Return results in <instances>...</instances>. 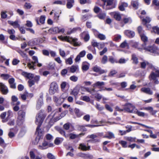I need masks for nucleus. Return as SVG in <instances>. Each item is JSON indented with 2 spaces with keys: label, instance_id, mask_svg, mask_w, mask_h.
Masks as SVG:
<instances>
[{
  "label": "nucleus",
  "instance_id": "f257e3e1",
  "mask_svg": "<svg viewBox=\"0 0 159 159\" xmlns=\"http://www.w3.org/2000/svg\"><path fill=\"white\" fill-rule=\"evenodd\" d=\"M58 38L62 41H65L70 43H73L74 46H79L81 45L80 43H79L77 42L78 40L77 39H74L72 37H70L67 36L63 37L62 36H58Z\"/></svg>",
  "mask_w": 159,
  "mask_h": 159
},
{
  "label": "nucleus",
  "instance_id": "f03ea898",
  "mask_svg": "<svg viewBox=\"0 0 159 159\" xmlns=\"http://www.w3.org/2000/svg\"><path fill=\"white\" fill-rule=\"evenodd\" d=\"M104 3L103 7L106 10L111 9L115 7L116 0H101Z\"/></svg>",
  "mask_w": 159,
  "mask_h": 159
},
{
  "label": "nucleus",
  "instance_id": "7ed1b4c3",
  "mask_svg": "<svg viewBox=\"0 0 159 159\" xmlns=\"http://www.w3.org/2000/svg\"><path fill=\"white\" fill-rule=\"evenodd\" d=\"M156 73L152 71L151 73L149 78L150 80L155 84H159V81L158 78L159 77V69H156Z\"/></svg>",
  "mask_w": 159,
  "mask_h": 159
},
{
  "label": "nucleus",
  "instance_id": "20e7f679",
  "mask_svg": "<svg viewBox=\"0 0 159 159\" xmlns=\"http://www.w3.org/2000/svg\"><path fill=\"white\" fill-rule=\"evenodd\" d=\"M46 116V115L42 111H40L36 116V124L38 125H41Z\"/></svg>",
  "mask_w": 159,
  "mask_h": 159
},
{
  "label": "nucleus",
  "instance_id": "39448f33",
  "mask_svg": "<svg viewBox=\"0 0 159 159\" xmlns=\"http://www.w3.org/2000/svg\"><path fill=\"white\" fill-rule=\"evenodd\" d=\"M17 122L20 124H22L24 121L25 116V111L24 110H20L18 113Z\"/></svg>",
  "mask_w": 159,
  "mask_h": 159
},
{
  "label": "nucleus",
  "instance_id": "423d86ee",
  "mask_svg": "<svg viewBox=\"0 0 159 159\" xmlns=\"http://www.w3.org/2000/svg\"><path fill=\"white\" fill-rule=\"evenodd\" d=\"M58 89V86L57 84L55 82H52L50 85L49 93L51 95H53L57 92Z\"/></svg>",
  "mask_w": 159,
  "mask_h": 159
},
{
  "label": "nucleus",
  "instance_id": "0eeeda50",
  "mask_svg": "<svg viewBox=\"0 0 159 159\" xmlns=\"http://www.w3.org/2000/svg\"><path fill=\"white\" fill-rule=\"evenodd\" d=\"M125 107L123 109H120L118 106H116V110L117 111H125L126 112L129 113L130 109L133 107L132 106V104L130 103H127L125 105Z\"/></svg>",
  "mask_w": 159,
  "mask_h": 159
},
{
  "label": "nucleus",
  "instance_id": "6e6552de",
  "mask_svg": "<svg viewBox=\"0 0 159 159\" xmlns=\"http://www.w3.org/2000/svg\"><path fill=\"white\" fill-rule=\"evenodd\" d=\"M68 113L67 110L65 111H63L60 114V116L58 117H56V118H53V117L55 115V114L52 116V117L50 118V122L53 123L57 121V120L60 119L62 117H64L66 114Z\"/></svg>",
  "mask_w": 159,
  "mask_h": 159
},
{
  "label": "nucleus",
  "instance_id": "1a4fd4ad",
  "mask_svg": "<svg viewBox=\"0 0 159 159\" xmlns=\"http://www.w3.org/2000/svg\"><path fill=\"white\" fill-rule=\"evenodd\" d=\"M32 59L34 61L28 63L27 66L30 69H34V66H36V63H38V59L36 56H34L32 57Z\"/></svg>",
  "mask_w": 159,
  "mask_h": 159
},
{
  "label": "nucleus",
  "instance_id": "9d476101",
  "mask_svg": "<svg viewBox=\"0 0 159 159\" xmlns=\"http://www.w3.org/2000/svg\"><path fill=\"white\" fill-rule=\"evenodd\" d=\"M132 106L133 107L131 108V109H130L129 113H134L137 114L139 116L142 117H143L144 116V113L138 111L137 109H135V106L132 105Z\"/></svg>",
  "mask_w": 159,
  "mask_h": 159
},
{
  "label": "nucleus",
  "instance_id": "9b49d317",
  "mask_svg": "<svg viewBox=\"0 0 159 159\" xmlns=\"http://www.w3.org/2000/svg\"><path fill=\"white\" fill-rule=\"evenodd\" d=\"M144 49L151 53H156L157 52V48L154 46H148L147 47L146 45L143 46Z\"/></svg>",
  "mask_w": 159,
  "mask_h": 159
},
{
  "label": "nucleus",
  "instance_id": "f8f14e48",
  "mask_svg": "<svg viewBox=\"0 0 159 159\" xmlns=\"http://www.w3.org/2000/svg\"><path fill=\"white\" fill-rule=\"evenodd\" d=\"M0 88L1 92L3 94L6 95L9 92L7 87L2 83H0Z\"/></svg>",
  "mask_w": 159,
  "mask_h": 159
},
{
  "label": "nucleus",
  "instance_id": "ddd939ff",
  "mask_svg": "<svg viewBox=\"0 0 159 159\" xmlns=\"http://www.w3.org/2000/svg\"><path fill=\"white\" fill-rule=\"evenodd\" d=\"M48 146V147H53V144L52 143H50L47 141H45L43 143L42 145H39V148L40 149L43 150L45 149V148L44 147Z\"/></svg>",
  "mask_w": 159,
  "mask_h": 159
},
{
  "label": "nucleus",
  "instance_id": "4468645a",
  "mask_svg": "<svg viewBox=\"0 0 159 159\" xmlns=\"http://www.w3.org/2000/svg\"><path fill=\"white\" fill-rule=\"evenodd\" d=\"M93 70L96 72L98 73L99 74H101L106 72L107 71L102 70L101 68L97 66H95L93 68Z\"/></svg>",
  "mask_w": 159,
  "mask_h": 159
},
{
  "label": "nucleus",
  "instance_id": "2eb2a0df",
  "mask_svg": "<svg viewBox=\"0 0 159 159\" xmlns=\"http://www.w3.org/2000/svg\"><path fill=\"white\" fill-rule=\"evenodd\" d=\"M15 82V80L14 78H11L9 79L8 83L11 88L14 89L16 88V84Z\"/></svg>",
  "mask_w": 159,
  "mask_h": 159
},
{
  "label": "nucleus",
  "instance_id": "dca6fc26",
  "mask_svg": "<svg viewBox=\"0 0 159 159\" xmlns=\"http://www.w3.org/2000/svg\"><path fill=\"white\" fill-rule=\"evenodd\" d=\"M124 33L129 38H133L135 35L134 32L129 30H125L124 32Z\"/></svg>",
  "mask_w": 159,
  "mask_h": 159
},
{
  "label": "nucleus",
  "instance_id": "f3484780",
  "mask_svg": "<svg viewBox=\"0 0 159 159\" xmlns=\"http://www.w3.org/2000/svg\"><path fill=\"white\" fill-rule=\"evenodd\" d=\"M141 90L142 92L148 95H152L153 94V92L149 88L143 87L141 89Z\"/></svg>",
  "mask_w": 159,
  "mask_h": 159
},
{
  "label": "nucleus",
  "instance_id": "a211bd4d",
  "mask_svg": "<svg viewBox=\"0 0 159 159\" xmlns=\"http://www.w3.org/2000/svg\"><path fill=\"white\" fill-rule=\"evenodd\" d=\"M90 148V146H86L84 143H81L79 145V148L81 149L82 151H86L89 150Z\"/></svg>",
  "mask_w": 159,
  "mask_h": 159
},
{
  "label": "nucleus",
  "instance_id": "6ab92c4d",
  "mask_svg": "<svg viewBox=\"0 0 159 159\" xmlns=\"http://www.w3.org/2000/svg\"><path fill=\"white\" fill-rule=\"evenodd\" d=\"M87 137L93 139V140H89L88 141H91L92 143H95L100 141V140L99 139H95V138L97 137V136L95 134H92L89 135Z\"/></svg>",
  "mask_w": 159,
  "mask_h": 159
},
{
  "label": "nucleus",
  "instance_id": "aec40b11",
  "mask_svg": "<svg viewBox=\"0 0 159 159\" xmlns=\"http://www.w3.org/2000/svg\"><path fill=\"white\" fill-rule=\"evenodd\" d=\"M104 85L105 83L104 82L98 81L93 84L92 86L95 89H96L97 88L100 89L102 86H103Z\"/></svg>",
  "mask_w": 159,
  "mask_h": 159
},
{
  "label": "nucleus",
  "instance_id": "412c9836",
  "mask_svg": "<svg viewBox=\"0 0 159 159\" xmlns=\"http://www.w3.org/2000/svg\"><path fill=\"white\" fill-rule=\"evenodd\" d=\"M22 75L25 77L29 79L30 80L32 79L34 77V74L25 72H22Z\"/></svg>",
  "mask_w": 159,
  "mask_h": 159
},
{
  "label": "nucleus",
  "instance_id": "4be33fe9",
  "mask_svg": "<svg viewBox=\"0 0 159 159\" xmlns=\"http://www.w3.org/2000/svg\"><path fill=\"white\" fill-rule=\"evenodd\" d=\"M69 137H70V139H74L76 138L79 137L81 136H83L84 134V133H81L79 134L76 135L72 133H70L68 134Z\"/></svg>",
  "mask_w": 159,
  "mask_h": 159
},
{
  "label": "nucleus",
  "instance_id": "5701e85b",
  "mask_svg": "<svg viewBox=\"0 0 159 159\" xmlns=\"http://www.w3.org/2000/svg\"><path fill=\"white\" fill-rule=\"evenodd\" d=\"M38 43V40L36 39H34L29 41L28 43V45L30 46L35 45Z\"/></svg>",
  "mask_w": 159,
  "mask_h": 159
},
{
  "label": "nucleus",
  "instance_id": "b1692460",
  "mask_svg": "<svg viewBox=\"0 0 159 159\" xmlns=\"http://www.w3.org/2000/svg\"><path fill=\"white\" fill-rule=\"evenodd\" d=\"M8 23L13 26L14 28H19L20 25L18 24V21H15L14 22H13L11 21H8Z\"/></svg>",
  "mask_w": 159,
  "mask_h": 159
},
{
  "label": "nucleus",
  "instance_id": "393cba45",
  "mask_svg": "<svg viewBox=\"0 0 159 159\" xmlns=\"http://www.w3.org/2000/svg\"><path fill=\"white\" fill-rule=\"evenodd\" d=\"M58 28L55 27L50 29L49 30V31L52 34H55L58 33Z\"/></svg>",
  "mask_w": 159,
  "mask_h": 159
},
{
  "label": "nucleus",
  "instance_id": "a878e982",
  "mask_svg": "<svg viewBox=\"0 0 159 159\" xmlns=\"http://www.w3.org/2000/svg\"><path fill=\"white\" fill-rule=\"evenodd\" d=\"M142 40L144 44L143 45V46L144 45H146V43L148 41V39L145 34H143L140 35Z\"/></svg>",
  "mask_w": 159,
  "mask_h": 159
},
{
  "label": "nucleus",
  "instance_id": "bb28decb",
  "mask_svg": "<svg viewBox=\"0 0 159 159\" xmlns=\"http://www.w3.org/2000/svg\"><path fill=\"white\" fill-rule=\"evenodd\" d=\"M66 6L68 8L70 9L73 7V4L74 2V0H67Z\"/></svg>",
  "mask_w": 159,
  "mask_h": 159
},
{
  "label": "nucleus",
  "instance_id": "cd10ccee",
  "mask_svg": "<svg viewBox=\"0 0 159 159\" xmlns=\"http://www.w3.org/2000/svg\"><path fill=\"white\" fill-rule=\"evenodd\" d=\"M131 5L134 9H137L138 8L139 4L137 1H132Z\"/></svg>",
  "mask_w": 159,
  "mask_h": 159
},
{
  "label": "nucleus",
  "instance_id": "c85d7f7f",
  "mask_svg": "<svg viewBox=\"0 0 159 159\" xmlns=\"http://www.w3.org/2000/svg\"><path fill=\"white\" fill-rule=\"evenodd\" d=\"M132 60L133 61V63L137 64L138 63V58L135 54H133L132 55Z\"/></svg>",
  "mask_w": 159,
  "mask_h": 159
},
{
  "label": "nucleus",
  "instance_id": "c756f323",
  "mask_svg": "<svg viewBox=\"0 0 159 159\" xmlns=\"http://www.w3.org/2000/svg\"><path fill=\"white\" fill-rule=\"evenodd\" d=\"M151 21V19L149 17L147 16L145 18L142 20L143 24L144 25H145L148 23H149Z\"/></svg>",
  "mask_w": 159,
  "mask_h": 159
},
{
  "label": "nucleus",
  "instance_id": "7c9ffc66",
  "mask_svg": "<svg viewBox=\"0 0 159 159\" xmlns=\"http://www.w3.org/2000/svg\"><path fill=\"white\" fill-rule=\"evenodd\" d=\"M63 139L62 138L57 137L54 140V143L57 145H58L61 143L63 141Z\"/></svg>",
  "mask_w": 159,
  "mask_h": 159
},
{
  "label": "nucleus",
  "instance_id": "2f4dec72",
  "mask_svg": "<svg viewBox=\"0 0 159 159\" xmlns=\"http://www.w3.org/2000/svg\"><path fill=\"white\" fill-rule=\"evenodd\" d=\"M78 66L77 65H73L70 68V72L74 73L75 72L76 70L78 69Z\"/></svg>",
  "mask_w": 159,
  "mask_h": 159
},
{
  "label": "nucleus",
  "instance_id": "473e14b6",
  "mask_svg": "<svg viewBox=\"0 0 159 159\" xmlns=\"http://www.w3.org/2000/svg\"><path fill=\"white\" fill-rule=\"evenodd\" d=\"M85 89L87 91L93 95H94V94L96 92L94 88L90 89L89 88H86Z\"/></svg>",
  "mask_w": 159,
  "mask_h": 159
},
{
  "label": "nucleus",
  "instance_id": "72a5a7b5",
  "mask_svg": "<svg viewBox=\"0 0 159 159\" xmlns=\"http://www.w3.org/2000/svg\"><path fill=\"white\" fill-rule=\"evenodd\" d=\"M45 137L47 140L50 143L52 140L53 138V136L49 134H47L45 136Z\"/></svg>",
  "mask_w": 159,
  "mask_h": 159
},
{
  "label": "nucleus",
  "instance_id": "f704fd0d",
  "mask_svg": "<svg viewBox=\"0 0 159 159\" xmlns=\"http://www.w3.org/2000/svg\"><path fill=\"white\" fill-rule=\"evenodd\" d=\"M41 125H38V126L36 129V134H37L38 135L41 136L42 133V131L41 129H40Z\"/></svg>",
  "mask_w": 159,
  "mask_h": 159
},
{
  "label": "nucleus",
  "instance_id": "c9c22d12",
  "mask_svg": "<svg viewBox=\"0 0 159 159\" xmlns=\"http://www.w3.org/2000/svg\"><path fill=\"white\" fill-rule=\"evenodd\" d=\"M66 3V1L65 0H62V1L57 0L53 2V4H57L62 5H65Z\"/></svg>",
  "mask_w": 159,
  "mask_h": 159
},
{
  "label": "nucleus",
  "instance_id": "e433bc0d",
  "mask_svg": "<svg viewBox=\"0 0 159 159\" xmlns=\"http://www.w3.org/2000/svg\"><path fill=\"white\" fill-rule=\"evenodd\" d=\"M43 102L42 100H39L37 102L36 108L37 110L40 109L41 106L43 105Z\"/></svg>",
  "mask_w": 159,
  "mask_h": 159
},
{
  "label": "nucleus",
  "instance_id": "4c0bfd02",
  "mask_svg": "<svg viewBox=\"0 0 159 159\" xmlns=\"http://www.w3.org/2000/svg\"><path fill=\"white\" fill-rule=\"evenodd\" d=\"M1 77H2L4 80H7L11 77V76L8 74H1Z\"/></svg>",
  "mask_w": 159,
  "mask_h": 159
},
{
  "label": "nucleus",
  "instance_id": "58836bf2",
  "mask_svg": "<svg viewBox=\"0 0 159 159\" xmlns=\"http://www.w3.org/2000/svg\"><path fill=\"white\" fill-rule=\"evenodd\" d=\"M137 30L140 35L144 34V31L143 30L142 27L141 26H139L138 27Z\"/></svg>",
  "mask_w": 159,
  "mask_h": 159
},
{
  "label": "nucleus",
  "instance_id": "ea45409f",
  "mask_svg": "<svg viewBox=\"0 0 159 159\" xmlns=\"http://www.w3.org/2000/svg\"><path fill=\"white\" fill-rule=\"evenodd\" d=\"M97 37L101 40H104L106 39V37L105 35L100 33H99L98 34Z\"/></svg>",
  "mask_w": 159,
  "mask_h": 159
},
{
  "label": "nucleus",
  "instance_id": "a19ab883",
  "mask_svg": "<svg viewBox=\"0 0 159 159\" xmlns=\"http://www.w3.org/2000/svg\"><path fill=\"white\" fill-rule=\"evenodd\" d=\"M108 135H106L104 137V138H107L109 139H111L112 138H114V135L111 132H108Z\"/></svg>",
  "mask_w": 159,
  "mask_h": 159
},
{
  "label": "nucleus",
  "instance_id": "79ce46f5",
  "mask_svg": "<svg viewBox=\"0 0 159 159\" xmlns=\"http://www.w3.org/2000/svg\"><path fill=\"white\" fill-rule=\"evenodd\" d=\"M126 129H128L126 131H124L123 132V133L121 134V135H124L127 132H129L132 130V126H127L126 127Z\"/></svg>",
  "mask_w": 159,
  "mask_h": 159
},
{
  "label": "nucleus",
  "instance_id": "37998d69",
  "mask_svg": "<svg viewBox=\"0 0 159 159\" xmlns=\"http://www.w3.org/2000/svg\"><path fill=\"white\" fill-rule=\"evenodd\" d=\"M114 18L117 20H120L121 19L120 14L118 13H115L114 15Z\"/></svg>",
  "mask_w": 159,
  "mask_h": 159
},
{
  "label": "nucleus",
  "instance_id": "c03bdc74",
  "mask_svg": "<svg viewBox=\"0 0 159 159\" xmlns=\"http://www.w3.org/2000/svg\"><path fill=\"white\" fill-rule=\"evenodd\" d=\"M65 99L63 98H60L57 102L56 105L57 106H59L61 105L62 103L64 102Z\"/></svg>",
  "mask_w": 159,
  "mask_h": 159
},
{
  "label": "nucleus",
  "instance_id": "a18cd8bd",
  "mask_svg": "<svg viewBox=\"0 0 159 159\" xmlns=\"http://www.w3.org/2000/svg\"><path fill=\"white\" fill-rule=\"evenodd\" d=\"M7 11H2L1 12V18L5 19L7 17V15L6 14Z\"/></svg>",
  "mask_w": 159,
  "mask_h": 159
},
{
  "label": "nucleus",
  "instance_id": "49530a36",
  "mask_svg": "<svg viewBox=\"0 0 159 159\" xmlns=\"http://www.w3.org/2000/svg\"><path fill=\"white\" fill-rule=\"evenodd\" d=\"M108 60L107 57L106 55H104L102 57V60L101 63L103 64L106 63Z\"/></svg>",
  "mask_w": 159,
  "mask_h": 159
},
{
  "label": "nucleus",
  "instance_id": "de8ad7c7",
  "mask_svg": "<svg viewBox=\"0 0 159 159\" xmlns=\"http://www.w3.org/2000/svg\"><path fill=\"white\" fill-rule=\"evenodd\" d=\"M59 133L61 135H63L65 137L67 138L69 137L68 134H66L65 131L62 129H60L59 130Z\"/></svg>",
  "mask_w": 159,
  "mask_h": 159
},
{
  "label": "nucleus",
  "instance_id": "09e8293b",
  "mask_svg": "<svg viewBox=\"0 0 159 159\" xmlns=\"http://www.w3.org/2000/svg\"><path fill=\"white\" fill-rule=\"evenodd\" d=\"M147 66H148V67L150 69H152V70L155 71V72L156 73V70L155 69H157L156 68H155L152 64L149 63L148 62H147Z\"/></svg>",
  "mask_w": 159,
  "mask_h": 159
},
{
  "label": "nucleus",
  "instance_id": "8fccbe9b",
  "mask_svg": "<svg viewBox=\"0 0 159 159\" xmlns=\"http://www.w3.org/2000/svg\"><path fill=\"white\" fill-rule=\"evenodd\" d=\"M121 38V36L119 34H116L114 36L113 40L116 41H117L119 40Z\"/></svg>",
  "mask_w": 159,
  "mask_h": 159
},
{
  "label": "nucleus",
  "instance_id": "3c124183",
  "mask_svg": "<svg viewBox=\"0 0 159 159\" xmlns=\"http://www.w3.org/2000/svg\"><path fill=\"white\" fill-rule=\"evenodd\" d=\"M66 64L71 65L73 63L72 59L71 57H70L66 60Z\"/></svg>",
  "mask_w": 159,
  "mask_h": 159
},
{
  "label": "nucleus",
  "instance_id": "603ef678",
  "mask_svg": "<svg viewBox=\"0 0 159 159\" xmlns=\"http://www.w3.org/2000/svg\"><path fill=\"white\" fill-rule=\"evenodd\" d=\"M85 126L79 125L78 128L79 130L81 131H85L87 130L86 129L85 127Z\"/></svg>",
  "mask_w": 159,
  "mask_h": 159
},
{
  "label": "nucleus",
  "instance_id": "864d4df0",
  "mask_svg": "<svg viewBox=\"0 0 159 159\" xmlns=\"http://www.w3.org/2000/svg\"><path fill=\"white\" fill-rule=\"evenodd\" d=\"M128 46V43L126 40L122 43L120 45V47L121 48H125Z\"/></svg>",
  "mask_w": 159,
  "mask_h": 159
},
{
  "label": "nucleus",
  "instance_id": "5fc2aeb1",
  "mask_svg": "<svg viewBox=\"0 0 159 159\" xmlns=\"http://www.w3.org/2000/svg\"><path fill=\"white\" fill-rule=\"evenodd\" d=\"M79 90L76 88H75L72 92V94L74 95L75 96H76L78 94Z\"/></svg>",
  "mask_w": 159,
  "mask_h": 159
},
{
  "label": "nucleus",
  "instance_id": "6e6d98bb",
  "mask_svg": "<svg viewBox=\"0 0 159 159\" xmlns=\"http://www.w3.org/2000/svg\"><path fill=\"white\" fill-rule=\"evenodd\" d=\"M21 98L23 100H25L26 99V97L28 96V93L27 92L25 93L24 94H21Z\"/></svg>",
  "mask_w": 159,
  "mask_h": 159
},
{
  "label": "nucleus",
  "instance_id": "4d7b16f0",
  "mask_svg": "<svg viewBox=\"0 0 159 159\" xmlns=\"http://www.w3.org/2000/svg\"><path fill=\"white\" fill-rule=\"evenodd\" d=\"M91 44L93 47H97L98 48L99 43L95 42L94 40H93L91 42Z\"/></svg>",
  "mask_w": 159,
  "mask_h": 159
},
{
  "label": "nucleus",
  "instance_id": "13d9d810",
  "mask_svg": "<svg viewBox=\"0 0 159 159\" xmlns=\"http://www.w3.org/2000/svg\"><path fill=\"white\" fill-rule=\"evenodd\" d=\"M89 68V65L86 64H83L82 66V69L84 71H87Z\"/></svg>",
  "mask_w": 159,
  "mask_h": 159
},
{
  "label": "nucleus",
  "instance_id": "bf43d9fd",
  "mask_svg": "<svg viewBox=\"0 0 159 159\" xmlns=\"http://www.w3.org/2000/svg\"><path fill=\"white\" fill-rule=\"evenodd\" d=\"M117 73V72L116 70H111L108 74L109 76H112L116 74Z\"/></svg>",
  "mask_w": 159,
  "mask_h": 159
},
{
  "label": "nucleus",
  "instance_id": "052dcab7",
  "mask_svg": "<svg viewBox=\"0 0 159 159\" xmlns=\"http://www.w3.org/2000/svg\"><path fill=\"white\" fill-rule=\"evenodd\" d=\"M147 61H144L141 62V67L143 69H145L146 66H147Z\"/></svg>",
  "mask_w": 159,
  "mask_h": 159
},
{
  "label": "nucleus",
  "instance_id": "680f3d73",
  "mask_svg": "<svg viewBox=\"0 0 159 159\" xmlns=\"http://www.w3.org/2000/svg\"><path fill=\"white\" fill-rule=\"evenodd\" d=\"M153 30V32L157 33L158 34H159V28L157 27H154L152 28Z\"/></svg>",
  "mask_w": 159,
  "mask_h": 159
},
{
  "label": "nucleus",
  "instance_id": "e2e57ef3",
  "mask_svg": "<svg viewBox=\"0 0 159 159\" xmlns=\"http://www.w3.org/2000/svg\"><path fill=\"white\" fill-rule=\"evenodd\" d=\"M45 19V17L44 16H41L39 20L40 23L42 24H44V23Z\"/></svg>",
  "mask_w": 159,
  "mask_h": 159
},
{
  "label": "nucleus",
  "instance_id": "0e129e2a",
  "mask_svg": "<svg viewBox=\"0 0 159 159\" xmlns=\"http://www.w3.org/2000/svg\"><path fill=\"white\" fill-rule=\"evenodd\" d=\"M70 123H67L63 125L64 129L66 130H68L70 128Z\"/></svg>",
  "mask_w": 159,
  "mask_h": 159
},
{
  "label": "nucleus",
  "instance_id": "69168bd1",
  "mask_svg": "<svg viewBox=\"0 0 159 159\" xmlns=\"http://www.w3.org/2000/svg\"><path fill=\"white\" fill-rule=\"evenodd\" d=\"M98 16L99 19H104L106 16V14L105 13H100Z\"/></svg>",
  "mask_w": 159,
  "mask_h": 159
},
{
  "label": "nucleus",
  "instance_id": "338daca9",
  "mask_svg": "<svg viewBox=\"0 0 159 159\" xmlns=\"http://www.w3.org/2000/svg\"><path fill=\"white\" fill-rule=\"evenodd\" d=\"M30 155L31 159H35L36 156L33 152L30 151Z\"/></svg>",
  "mask_w": 159,
  "mask_h": 159
},
{
  "label": "nucleus",
  "instance_id": "774afa93",
  "mask_svg": "<svg viewBox=\"0 0 159 159\" xmlns=\"http://www.w3.org/2000/svg\"><path fill=\"white\" fill-rule=\"evenodd\" d=\"M47 157L50 159H55V156L51 153H48L47 155Z\"/></svg>",
  "mask_w": 159,
  "mask_h": 159
}]
</instances>
